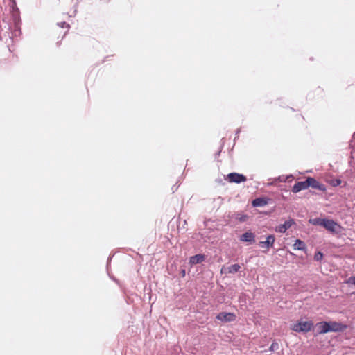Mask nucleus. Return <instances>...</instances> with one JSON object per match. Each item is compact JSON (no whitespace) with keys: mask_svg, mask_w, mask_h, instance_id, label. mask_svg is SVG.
I'll return each mask as SVG.
<instances>
[{"mask_svg":"<svg viewBox=\"0 0 355 355\" xmlns=\"http://www.w3.org/2000/svg\"><path fill=\"white\" fill-rule=\"evenodd\" d=\"M313 327L312 321H298L291 325V329L296 332H309Z\"/></svg>","mask_w":355,"mask_h":355,"instance_id":"obj_1","label":"nucleus"},{"mask_svg":"<svg viewBox=\"0 0 355 355\" xmlns=\"http://www.w3.org/2000/svg\"><path fill=\"white\" fill-rule=\"evenodd\" d=\"M323 222V227L331 232H338L341 228V227L333 220L325 219Z\"/></svg>","mask_w":355,"mask_h":355,"instance_id":"obj_2","label":"nucleus"},{"mask_svg":"<svg viewBox=\"0 0 355 355\" xmlns=\"http://www.w3.org/2000/svg\"><path fill=\"white\" fill-rule=\"evenodd\" d=\"M226 180L230 182L241 183L245 182L247 178L245 175L237 173H231L227 175Z\"/></svg>","mask_w":355,"mask_h":355,"instance_id":"obj_3","label":"nucleus"},{"mask_svg":"<svg viewBox=\"0 0 355 355\" xmlns=\"http://www.w3.org/2000/svg\"><path fill=\"white\" fill-rule=\"evenodd\" d=\"M328 323L329 324V332L343 331L347 328L346 324H343L340 322L331 321L328 322Z\"/></svg>","mask_w":355,"mask_h":355,"instance_id":"obj_4","label":"nucleus"},{"mask_svg":"<svg viewBox=\"0 0 355 355\" xmlns=\"http://www.w3.org/2000/svg\"><path fill=\"white\" fill-rule=\"evenodd\" d=\"M216 318L222 322H229L235 320L236 315L232 313L221 312L217 315Z\"/></svg>","mask_w":355,"mask_h":355,"instance_id":"obj_5","label":"nucleus"},{"mask_svg":"<svg viewBox=\"0 0 355 355\" xmlns=\"http://www.w3.org/2000/svg\"><path fill=\"white\" fill-rule=\"evenodd\" d=\"M307 183L309 185V187H312L313 189H318L320 191H326V187L324 184L320 183L318 181H317L315 178L311 177L307 178Z\"/></svg>","mask_w":355,"mask_h":355,"instance_id":"obj_6","label":"nucleus"},{"mask_svg":"<svg viewBox=\"0 0 355 355\" xmlns=\"http://www.w3.org/2000/svg\"><path fill=\"white\" fill-rule=\"evenodd\" d=\"M275 241V236L273 235H269L268 236H267L266 241H260L259 243V245L261 248H265L266 249V251H268L270 248L273 246Z\"/></svg>","mask_w":355,"mask_h":355,"instance_id":"obj_7","label":"nucleus"},{"mask_svg":"<svg viewBox=\"0 0 355 355\" xmlns=\"http://www.w3.org/2000/svg\"><path fill=\"white\" fill-rule=\"evenodd\" d=\"M308 188H309V185H308L307 179H306L305 181L296 182L292 188V192L296 193L300 192L302 190H304Z\"/></svg>","mask_w":355,"mask_h":355,"instance_id":"obj_8","label":"nucleus"},{"mask_svg":"<svg viewBox=\"0 0 355 355\" xmlns=\"http://www.w3.org/2000/svg\"><path fill=\"white\" fill-rule=\"evenodd\" d=\"M329 324L328 322H320L316 324L317 332L319 334H324L329 332Z\"/></svg>","mask_w":355,"mask_h":355,"instance_id":"obj_9","label":"nucleus"},{"mask_svg":"<svg viewBox=\"0 0 355 355\" xmlns=\"http://www.w3.org/2000/svg\"><path fill=\"white\" fill-rule=\"evenodd\" d=\"M270 199L266 197L257 198L252 200L253 207H264L268 204Z\"/></svg>","mask_w":355,"mask_h":355,"instance_id":"obj_10","label":"nucleus"},{"mask_svg":"<svg viewBox=\"0 0 355 355\" xmlns=\"http://www.w3.org/2000/svg\"><path fill=\"white\" fill-rule=\"evenodd\" d=\"M240 268H241V266L239 264L236 263V264H233L228 267H225V266L222 267L220 272L221 273L232 274V273H235V272H238Z\"/></svg>","mask_w":355,"mask_h":355,"instance_id":"obj_11","label":"nucleus"},{"mask_svg":"<svg viewBox=\"0 0 355 355\" xmlns=\"http://www.w3.org/2000/svg\"><path fill=\"white\" fill-rule=\"evenodd\" d=\"M293 224H294V220L293 219H290L285 221L284 224L277 227L275 230L281 233H284L288 228L292 226Z\"/></svg>","mask_w":355,"mask_h":355,"instance_id":"obj_12","label":"nucleus"},{"mask_svg":"<svg viewBox=\"0 0 355 355\" xmlns=\"http://www.w3.org/2000/svg\"><path fill=\"white\" fill-rule=\"evenodd\" d=\"M205 260V256L202 254H196L190 257L189 263L192 265L200 263Z\"/></svg>","mask_w":355,"mask_h":355,"instance_id":"obj_13","label":"nucleus"},{"mask_svg":"<svg viewBox=\"0 0 355 355\" xmlns=\"http://www.w3.org/2000/svg\"><path fill=\"white\" fill-rule=\"evenodd\" d=\"M255 236L252 232H245L240 236V240L243 242H254Z\"/></svg>","mask_w":355,"mask_h":355,"instance_id":"obj_14","label":"nucleus"},{"mask_svg":"<svg viewBox=\"0 0 355 355\" xmlns=\"http://www.w3.org/2000/svg\"><path fill=\"white\" fill-rule=\"evenodd\" d=\"M293 249L297 250H306V244L304 241L300 239L295 240L294 244L293 245Z\"/></svg>","mask_w":355,"mask_h":355,"instance_id":"obj_15","label":"nucleus"},{"mask_svg":"<svg viewBox=\"0 0 355 355\" xmlns=\"http://www.w3.org/2000/svg\"><path fill=\"white\" fill-rule=\"evenodd\" d=\"M325 219H322V218H314V219H311L309 220V222L313 224V225H320V226H322L323 227V221H324Z\"/></svg>","mask_w":355,"mask_h":355,"instance_id":"obj_16","label":"nucleus"},{"mask_svg":"<svg viewBox=\"0 0 355 355\" xmlns=\"http://www.w3.org/2000/svg\"><path fill=\"white\" fill-rule=\"evenodd\" d=\"M323 258V254L321 252H318L314 255V259L315 261H321Z\"/></svg>","mask_w":355,"mask_h":355,"instance_id":"obj_17","label":"nucleus"},{"mask_svg":"<svg viewBox=\"0 0 355 355\" xmlns=\"http://www.w3.org/2000/svg\"><path fill=\"white\" fill-rule=\"evenodd\" d=\"M275 347H277V344L275 343H272V345L270 347V350L273 351L275 349Z\"/></svg>","mask_w":355,"mask_h":355,"instance_id":"obj_18","label":"nucleus"},{"mask_svg":"<svg viewBox=\"0 0 355 355\" xmlns=\"http://www.w3.org/2000/svg\"><path fill=\"white\" fill-rule=\"evenodd\" d=\"M60 26H61L62 28H68V29L69 28V24H67V23H65V22L62 23V24H60Z\"/></svg>","mask_w":355,"mask_h":355,"instance_id":"obj_19","label":"nucleus"},{"mask_svg":"<svg viewBox=\"0 0 355 355\" xmlns=\"http://www.w3.org/2000/svg\"><path fill=\"white\" fill-rule=\"evenodd\" d=\"M289 178H290L289 176H287L286 178H282L281 177H279V180H280V181H282V182H285V181H286Z\"/></svg>","mask_w":355,"mask_h":355,"instance_id":"obj_20","label":"nucleus"},{"mask_svg":"<svg viewBox=\"0 0 355 355\" xmlns=\"http://www.w3.org/2000/svg\"><path fill=\"white\" fill-rule=\"evenodd\" d=\"M349 282H352V284H355V277H351L349 279Z\"/></svg>","mask_w":355,"mask_h":355,"instance_id":"obj_21","label":"nucleus"},{"mask_svg":"<svg viewBox=\"0 0 355 355\" xmlns=\"http://www.w3.org/2000/svg\"><path fill=\"white\" fill-rule=\"evenodd\" d=\"M341 183V180H336V184H334V185H339Z\"/></svg>","mask_w":355,"mask_h":355,"instance_id":"obj_22","label":"nucleus"},{"mask_svg":"<svg viewBox=\"0 0 355 355\" xmlns=\"http://www.w3.org/2000/svg\"><path fill=\"white\" fill-rule=\"evenodd\" d=\"M182 276H184V275H185V271L184 270L182 271Z\"/></svg>","mask_w":355,"mask_h":355,"instance_id":"obj_23","label":"nucleus"},{"mask_svg":"<svg viewBox=\"0 0 355 355\" xmlns=\"http://www.w3.org/2000/svg\"><path fill=\"white\" fill-rule=\"evenodd\" d=\"M247 216H245L244 218H242V220H245V218H246Z\"/></svg>","mask_w":355,"mask_h":355,"instance_id":"obj_24","label":"nucleus"}]
</instances>
